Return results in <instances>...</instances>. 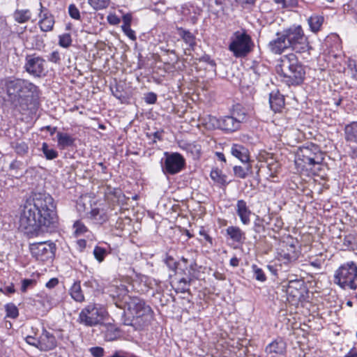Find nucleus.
Wrapping results in <instances>:
<instances>
[{
	"instance_id": "39448f33",
	"label": "nucleus",
	"mask_w": 357,
	"mask_h": 357,
	"mask_svg": "<svg viewBox=\"0 0 357 357\" xmlns=\"http://www.w3.org/2000/svg\"><path fill=\"white\" fill-rule=\"evenodd\" d=\"M324 160L322 153L314 144L299 147L295 153V167L300 173L311 172L315 165Z\"/></svg>"
},
{
	"instance_id": "f03ea898",
	"label": "nucleus",
	"mask_w": 357,
	"mask_h": 357,
	"mask_svg": "<svg viewBox=\"0 0 357 357\" xmlns=\"http://www.w3.org/2000/svg\"><path fill=\"white\" fill-rule=\"evenodd\" d=\"M110 292L112 297L117 298L116 307L123 309L126 314L132 317L135 324L144 325L151 321L153 314L151 307L142 299L128 295L124 285L114 287Z\"/></svg>"
},
{
	"instance_id": "a18cd8bd",
	"label": "nucleus",
	"mask_w": 357,
	"mask_h": 357,
	"mask_svg": "<svg viewBox=\"0 0 357 357\" xmlns=\"http://www.w3.org/2000/svg\"><path fill=\"white\" fill-rule=\"evenodd\" d=\"M36 283L35 280L31 279H25L22 281L21 290L25 292L29 287L33 285Z\"/></svg>"
},
{
	"instance_id": "6e6552de",
	"label": "nucleus",
	"mask_w": 357,
	"mask_h": 357,
	"mask_svg": "<svg viewBox=\"0 0 357 357\" xmlns=\"http://www.w3.org/2000/svg\"><path fill=\"white\" fill-rule=\"evenodd\" d=\"M287 43L296 52H304L308 50V43L301 26L292 25L283 31Z\"/></svg>"
},
{
	"instance_id": "864d4df0",
	"label": "nucleus",
	"mask_w": 357,
	"mask_h": 357,
	"mask_svg": "<svg viewBox=\"0 0 357 357\" xmlns=\"http://www.w3.org/2000/svg\"><path fill=\"white\" fill-rule=\"evenodd\" d=\"M324 18L323 16H316V17H310L308 20V22H324Z\"/></svg>"
},
{
	"instance_id": "5fc2aeb1",
	"label": "nucleus",
	"mask_w": 357,
	"mask_h": 357,
	"mask_svg": "<svg viewBox=\"0 0 357 357\" xmlns=\"http://www.w3.org/2000/svg\"><path fill=\"white\" fill-rule=\"evenodd\" d=\"M39 25L40 29L44 31H50L53 28L52 24H39Z\"/></svg>"
},
{
	"instance_id": "3c124183",
	"label": "nucleus",
	"mask_w": 357,
	"mask_h": 357,
	"mask_svg": "<svg viewBox=\"0 0 357 357\" xmlns=\"http://www.w3.org/2000/svg\"><path fill=\"white\" fill-rule=\"evenodd\" d=\"M157 96L153 93H149L146 97L145 100L147 103L153 104L156 102Z\"/></svg>"
},
{
	"instance_id": "a19ab883",
	"label": "nucleus",
	"mask_w": 357,
	"mask_h": 357,
	"mask_svg": "<svg viewBox=\"0 0 357 357\" xmlns=\"http://www.w3.org/2000/svg\"><path fill=\"white\" fill-rule=\"evenodd\" d=\"M121 29L124 33L131 40H135L136 36L135 31L130 28V24H123Z\"/></svg>"
},
{
	"instance_id": "49530a36",
	"label": "nucleus",
	"mask_w": 357,
	"mask_h": 357,
	"mask_svg": "<svg viewBox=\"0 0 357 357\" xmlns=\"http://www.w3.org/2000/svg\"><path fill=\"white\" fill-rule=\"evenodd\" d=\"M91 218L93 220L100 221L104 220V218L100 215V210L98 208H93L90 211Z\"/></svg>"
},
{
	"instance_id": "a878e982",
	"label": "nucleus",
	"mask_w": 357,
	"mask_h": 357,
	"mask_svg": "<svg viewBox=\"0 0 357 357\" xmlns=\"http://www.w3.org/2000/svg\"><path fill=\"white\" fill-rule=\"evenodd\" d=\"M231 116L241 125V123L246 120L247 114L245 109L240 105L234 107Z\"/></svg>"
},
{
	"instance_id": "7ed1b4c3",
	"label": "nucleus",
	"mask_w": 357,
	"mask_h": 357,
	"mask_svg": "<svg viewBox=\"0 0 357 357\" xmlns=\"http://www.w3.org/2000/svg\"><path fill=\"white\" fill-rule=\"evenodd\" d=\"M4 88L8 96V100L15 107H20L22 109H27L33 98L38 96V87L25 79H6L5 80Z\"/></svg>"
},
{
	"instance_id": "603ef678",
	"label": "nucleus",
	"mask_w": 357,
	"mask_h": 357,
	"mask_svg": "<svg viewBox=\"0 0 357 357\" xmlns=\"http://www.w3.org/2000/svg\"><path fill=\"white\" fill-rule=\"evenodd\" d=\"M58 284L59 280L56 278H53L46 283V287L49 289H52L56 287Z\"/></svg>"
},
{
	"instance_id": "473e14b6",
	"label": "nucleus",
	"mask_w": 357,
	"mask_h": 357,
	"mask_svg": "<svg viewBox=\"0 0 357 357\" xmlns=\"http://www.w3.org/2000/svg\"><path fill=\"white\" fill-rule=\"evenodd\" d=\"M6 316L8 317L15 319L18 317L19 312L17 307L13 303H8L5 306Z\"/></svg>"
},
{
	"instance_id": "e2e57ef3",
	"label": "nucleus",
	"mask_w": 357,
	"mask_h": 357,
	"mask_svg": "<svg viewBox=\"0 0 357 357\" xmlns=\"http://www.w3.org/2000/svg\"><path fill=\"white\" fill-rule=\"evenodd\" d=\"M6 291L8 294H12L15 292V289L13 285L8 286L6 287Z\"/></svg>"
},
{
	"instance_id": "bf43d9fd",
	"label": "nucleus",
	"mask_w": 357,
	"mask_h": 357,
	"mask_svg": "<svg viewBox=\"0 0 357 357\" xmlns=\"http://www.w3.org/2000/svg\"><path fill=\"white\" fill-rule=\"evenodd\" d=\"M216 155L220 160L226 162V158L225 157V155L222 153L217 152Z\"/></svg>"
},
{
	"instance_id": "f257e3e1",
	"label": "nucleus",
	"mask_w": 357,
	"mask_h": 357,
	"mask_svg": "<svg viewBox=\"0 0 357 357\" xmlns=\"http://www.w3.org/2000/svg\"><path fill=\"white\" fill-rule=\"evenodd\" d=\"M54 199L48 194L36 193L26 202L20 218V227L30 237L37 236L56 221Z\"/></svg>"
},
{
	"instance_id": "1a4fd4ad",
	"label": "nucleus",
	"mask_w": 357,
	"mask_h": 357,
	"mask_svg": "<svg viewBox=\"0 0 357 357\" xmlns=\"http://www.w3.org/2000/svg\"><path fill=\"white\" fill-rule=\"evenodd\" d=\"M26 342L42 351H48L56 346V340L54 335L50 331L43 328L40 331L35 333L34 335H28L25 338Z\"/></svg>"
},
{
	"instance_id": "2f4dec72",
	"label": "nucleus",
	"mask_w": 357,
	"mask_h": 357,
	"mask_svg": "<svg viewBox=\"0 0 357 357\" xmlns=\"http://www.w3.org/2000/svg\"><path fill=\"white\" fill-rule=\"evenodd\" d=\"M250 169L251 168L248 165L245 167L235 166L234 167V172L236 176L241 178H245L247 176L248 172L250 171Z\"/></svg>"
},
{
	"instance_id": "09e8293b",
	"label": "nucleus",
	"mask_w": 357,
	"mask_h": 357,
	"mask_svg": "<svg viewBox=\"0 0 357 357\" xmlns=\"http://www.w3.org/2000/svg\"><path fill=\"white\" fill-rule=\"evenodd\" d=\"M91 354L95 357H102L104 350L102 347H93L90 349Z\"/></svg>"
},
{
	"instance_id": "423d86ee",
	"label": "nucleus",
	"mask_w": 357,
	"mask_h": 357,
	"mask_svg": "<svg viewBox=\"0 0 357 357\" xmlns=\"http://www.w3.org/2000/svg\"><path fill=\"white\" fill-rule=\"evenodd\" d=\"M334 283L344 289H356L357 265L353 261L341 265L334 273Z\"/></svg>"
},
{
	"instance_id": "f3484780",
	"label": "nucleus",
	"mask_w": 357,
	"mask_h": 357,
	"mask_svg": "<svg viewBox=\"0 0 357 357\" xmlns=\"http://www.w3.org/2000/svg\"><path fill=\"white\" fill-rule=\"evenodd\" d=\"M287 349L286 342L281 338H278L268 344L265 348L266 354H276L282 355Z\"/></svg>"
},
{
	"instance_id": "c85d7f7f",
	"label": "nucleus",
	"mask_w": 357,
	"mask_h": 357,
	"mask_svg": "<svg viewBox=\"0 0 357 357\" xmlns=\"http://www.w3.org/2000/svg\"><path fill=\"white\" fill-rule=\"evenodd\" d=\"M15 19L17 22H26L31 20V13L29 10H17L15 13Z\"/></svg>"
},
{
	"instance_id": "bb28decb",
	"label": "nucleus",
	"mask_w": 357,
	"mask_h": 357,
	"mask_svg": "<svg viewBox=\"0 0 357 357\" xmlns=\"http://www.w3.org/2000/svg\"><path fill=\"white\" fill-rule=\"evenodd\" d=\"M210 176L214 182L217 183L220 185L225 186L227 184L226 176L218 169H213L211 172Z\"/></svg>"
},
{
	"instance_id": "0eeeda50",
	"label": "nucleus",
	"mask_w": 357,
	"mask_h": 357,
	"mask_svg": "<svg viewBox=\"0 0 357 357\" xmlns=\"http://www.w3.org/2000/svg\"><path fill=\"white\" fill-rule=\"evenodd\" d=\"M298 241L292 236H284L278 243L277 255L278 259L284 264L291 263L297 260L300 251L298 249Z\"/></svg>"
},
{
	"instance_id": "c756f323",
	"label": "nucleus",
	"mask_w": 357,
	"mask_h": 357,
	"mask_svg": "<svg viewBox=\"0 0 357 357\" xmlns=\"http://www.w3.org/2000/svg\"><path fill=\"white\" fill-rule=\"evenodd\" d=\"M42 150H43V152L45 158L47 160L54 159L58 155L57 152L54 149L49 148L47 143L43 144Z\"/></svg>"
},
{
	"instance_id": "680f3d73",
	"label": "nucleus",
	"mask_w": 357,
	"mask_h": 357,
	"mask_svg": "<svg viewBox=\"0 0 357 357\" xmlns=\"http://www.w3.org/2000/svg\"><path fill=\"white\" fill-rule=\"evenodd\" d=\"M77 244L79 246V248L82 249L86 247V242L85 240L81 239L77 241Z\"/></svg>"
},
{
	"instance_id": "6e6d98bb",
	"label": "nucleus",
	"mask_w": 357,
	"mask_h": 357,
	"mask_svg": "<svg viewBox=\"0 0 357 357\" xmlns=\"http://www.w3.org/2000/svg\"><path fill=\"white\" fill-rule=\"evenodd\" d=\"M256 0H236V1L241 3L243 6H245L247 5H252L255 3Z\"/></svg>"
},
{
	"instance_id": "72a5a7b5",
	"label": "nucleus",
	"mask_w": 357,
	"mask_h": 357,
	"mask_svg": "<svg viewBox=\"0 0 357 357\" xmlns=\"http://www.w3.org/2000/svg\"><path fill=\"white\" fill-rule=\"evenodd\" d=\"M109 2L110 0H89V3L96 10L107 8Z\"/></svg>"
},
{
	"instance_id": "e433bc0d",
	"label": "nucleus",
	"mask_w": 357,
	"mask_h": 357,
	"mask_svg": "<svg viewBox=\"0 0 357 357\" xmlns=\"http://www.w3.org/2000/svg\"><path fill=\"white\" fill-rule=\"evenodd\" d=\"M106 253L105 249L98 246H96L93 250L94 257L99 262H102L104 260Z\"/></svg>"
},
{
	"instance_id": "6ab92c4d",
	"label": "nucleus",
	"mask_w": 357,
	"mask_h": 357,
	"mask_svg": "<svg viewBox=\"0 0 357 357\" xmlns=\"http://www.w3.org/2000/svg\"><path fill=\"white\" fill-rule=\"evenodd\" d=\"M241 125L235 120L232 116H227L221 118L220 129L228 131L234 132L239 129Z\"/></svg>"
},
{
	"instance_id": "4468645a",
	"label": "nucleus",
	"mask_w": 357,
	"mask_h": 357,
	"mask_svg": "<svg viewBox=\"0 0 357 357\" xmlns=\"http://www.w3.org/2000/svg\"><path fill=\"white\" fill-rule=\"evenodd\" d=\"M185 160L179 153H172L167 156L165 167L167 172L174 174L180 172L183 167Z\"/></svg>"
},
{
	"instance_id": "4be33fe9",
	"label": "nucleus",
	"mask_w": 357,
	"mask_h": 357,
	"mask_svg": "<svg viewBox=\"0 0 357 357\" xmlns=\"http://www.w3.org/2000/svg\"><path fill=\"white\" fill-rule=\"evenodd\" d=\"M345 139L357 144V121H354L345 126Z\"/></svg>"
},
{
	"instance_id": "774afa93",
	"label": "nucleus",
	"mask_w": 357,
	"mask_h": 357,
	"mask_svg": "<svg viewBox=\"0 0 357 357\" xmlns=\"http://www.w3.org/2000/svg\"><path fill=\"white\" fill-rule=\"evenodd\" d=\"M47 13L45 12V13H43V15H44V17L43 19H41L38 22H43V20H48L47 17Z\"/></svg>"
},
{
	"instance_id": "aec40b11",
	"label": "nucleus",
	"mask_w": 357,
	"mask_h": 357,
	"mask_svg": "<svg viewBox=\"0 0 357 357\" xmlns=\"http://www.w3.org/2000/svg\"><path fill=\"white\" fill-rule=\"evenodd\" d=\"M231 153L232 155L237 158L242 162H248L249 161L248 149L240 144H233L231 149Z\"/></svg>"
},
{
	"instance_id": "9b49d317",
	"label": "nucleus",
	"mask_w": 357,
	"mask_h": 357,
	"mask_svg": "<svg viewBox=\"0 0 357 357\" xmlns=\"http://www.w3.org/2000/svg\"><path fill=\"white\" fill-rule=\"evenodd\" d=\"M25 70L31 75L37 77H41L46 75L47 62L41 56L35 54L26 56Z\"/></svg>"
},
{
	"instance_id": "c9c22d12",
	"label": "nucleus",
	"mask_w": 357,
	"mask_h": 357,
	"mask_svg": "<svg viewBox=\"0 0 357 357\" xmlns=\"http://www.w3.org/2000/svg\"><path fill=\"white\" fill-rule=\"evenodd\" d=\"M13 148L15 149L17 154L22 155L27 153L29 150L28 145L24 142H16L13 146Z\"/></svg>"
},
{
	"instance_id": "8fccbe9b",
	"label": "nucleus",
	"mask_w": 357,
	"mask_h": 357,
	"mask_svg": "<svg viewBox=\"0 0 357 357\" xmlns=\"http://www.w3.org/2000/svg\"><path fill=\"white\" fill-rule=\"evenodd\" d=\"M268 167L271 172L270 176H275V174L278 172L279 167V165L278 162H273L272 164H268Z\"/></svg>"
},
{
	"instance_id": "7c9ffc66",
	"label": "nucleus",
	"mask_w": 357,
	"mask_h": 357,
	"mask_svg": "<svg viewBox=\"0 0 357 357\" xmlns=\"http://www.w3.org/2000/svg\"><path fill=\"white\" fill-rule=\"evenodd\" d=\"M178 34L189 45L192 46L195 44V37L189 31L181 29H178Z\"/></svg>"
},
{
	"instance_id": "79ce46f5",
	"label": "nucleus",
	"mask_w": 357,
	"mask_h": 357,
	"mask_svg": "<svg viewBox=\"0 0 357 357\" xmlns=\"http://www.w3.org/2000/svg\"><path fill=\"white\" fill-rule=\"evenodd\" d=\"M208 122L206 125L209 128H220V121L221 119H218L215 116H209L208 118Z\"/></svg>"
},
{
	"instance_id": "0e129e2a",
	"label": "nucleus",
	"mask_w": 357,
	"mask_h": 357,
	"mask_svg": "<svg viewBox=\"0 0 357 357\" xmlns=\"http://www.w3.org/2000/svg\"><path fill=\"white\" fill-rule=\"evenodd\" d=\"M344 357H357V354L356 352L350 351Z\"/></svg>"
},
{
	"instance_id": "2eb2a0df",
	"label": "nucleus",
	"mask_w": 357,
	"mask_h": 357,
	"mask_svg": "<svg viewBox=\"0 0 357 357\" xmlns=\"http://www.w3.org/2000/svg\"><path fill=\"white\" fill-rule=\"evenodd\" d=\"M268 47L274 54H281L284 50L290 48L283 32L277 33V38L269 43Z\"/></svg>"
},
{
	"instance_id": "f8f14e48",
	"label": "nucleus",
	"mask_w": 357,
	"mask_h": 357,
	"mask_svg": "<svg viewBox=\"0 0 357 357\" xmlns=\"http://www.w3.org/2000/svg\"><path fill=\"white\" fill-rule=\"evenodd\" d=\"M251 39L243 32H236L233 41L229 45V50L237 56H244L251 50Z\"/></svg>"
},
{
	"instance_id": "393cba45",
	"label": "nucleus",
	"mask_w": 357,
	"mask_h": 357,
	"mask_svg": "<svg viewBox=\"0 0 357 357\" xmlns=\"http://www.w3.org/2000/svg\"><path fill=\"white\" fill-rule=\"evenodd\" d=\"M71 297L77 302H82L84 296L82 293L79 282H75L70 289Z\"/></svg>"
},
{
	"instance_id": "cd10ccee",
	"label": "nucleus",
	"mask_w": 357,
	"mask_h": 357,
	"mask_svg": "<svg viewBox=\"0 0 357 357\" xmlns=\"http://www.w3.org/2000/svg\"><path fill=\"white\" fill-rule=\"evenodd\" d=\"M121 17L122 18L123 22H131L132 20V16L130 13H128L126 14L122 15L119 16L116 14H109L107 16L108 22H120Z\"/></svg>"
},
{
	"instance_id": "b1692460",
	"label": "nucleus",
	"mask_w": 357,
	"mask_h": 357,
	"mask_svg": "<svg viewBox=\"0 0 357 357\" xmlns=\"http://www.w3.org/2000/svg\"><path fill=\"white\" fill-rule=\"evenodd\" d=\"M58 146L63 149L70 146L74 144V139L67 133L59 132L56 134Z\"/></svg>"
},
{
	"instance_id": "9d476101",
	"label": "nucleus",
	"mask_w": 357,
	"mask_h": 357,
	"mask_svg": "<svg viewBox=\"0 0 357 357\" xmlns=\"http://www.w3.org/2000/svg\"><path fill=\"white\" fill-rule=\"evenodd\" d=\"M105 316V312L98 309L94 304L86 306L79 312L78 321L86 326H93L102 324L101 321Z\"/></svg>"
},
{
	"instance_id": "338daca9",
	"label": "nucleus",
	"mask_w": 357,
	"mask_h": 357,
	"mask_svg": "<svg viewBox=\"0 0 357 357\" xmlns=\"http://www.w3.org/2000/svg\"><path fill=\"white\" fill-rule=\"evenodd\" d=\"M47 130H50L51 134H53L56 130V128H52L50 126H47Z\"/></svg>"
},
{
	"instance_id": "de8ad7c7",
	"label": "nucleus",
	"mask_w": 357,
	"mask_h": 357,
	"mask_svg": "<svg viewBox=\"0 0 357 357\" xmlns=\"http://www.w3.org/2000/svg\"><path fill=\"white\" fill-rule=\"evenodd\" d=\"M183 15L185 17H186L185 19H183V21H192V22H195V21H197L198 19L197 18V17L195 16V15H190V16L188 17V15L189 14H190V9H184L183 11Z\"/></svg>"
},
{
	"instance_id": "ea45409f",
	"label": "nucleus",
	"mask_w": 357,
	"mask_h": 357,
	"mask_svg": "<svg viewBox=\"0 0 357 357\" xmlns=\"http://www.w3.org/2000/svg\"><path fill=\"white\" fill-rule=\"evenodd\" d=\"M252 268L254 271L256 280L260 282H264L266 280V275L260 268L257 267L256 265H252Z\"/></svg>"
},
{
	"instance_id": "dca6fc26",
	"label": "nucleus",
	"mask_w": 357,
	"mask_h": 357,
	"mask_svg": "<svg viewBox=\"0 0 357 357\" xmlns=\"http://www.w3.org/2000/svg\"><path fill=\"white\" fill-rule=\"evenodd\" d=\"M236 213L243 225H248L250 223L251 211L249 209L244 200L241 199L237 202Z\"/></svg>"
},
{
	"instance_id": "69168bd1",
	"label": "nucleus",
	"mask_w": 357,
	"mask_h": 357,
	"mask_svg": "<svg viewBox=\"0 0 357 357\" xmlns=\"http://www.w3.org/2000/svg\"><path fill=\"white\" fill-rule=\"evenodd\" d=\"M211 6H213V3L217 6L221 5V1L220 0H211Z\"/></svg>"
},
{
	"instance_id": "f704fd0d",
	"label": "nucleus",
	"mask_w": 357,
	"mask_h": 357,
	"mask_svg": "<svg viewBox=\"0 0 357 357\" xmlns=\"http://www.w3.org/2000/svg\"><path fill=\"white\" fill-rule=\"evenodd\" d=\"M40 303L47 310L51 309L56 305V301L52 295L45 294L41 299Z\"/></svg>"
},
{
	"instance_id": "ddd939ff",
	"label": "nucleus",
	"mask_w": 357,
	"mask_h": 357,
	"mask_svg": "<svg viewBox=\"0 0 357 357\" xmlns=\"http://www.w3.org/2000/svg\"><path fill=\"white\" fill-rule=\"evenodd\" d=\"M29 249L36 259L45 261L54 257L55 247L50 241H44L30 243Z\"/></svg>"
},
{
	"instance_id": "58836bf2",
	"label": "nucleus",
	"mask_w": 357,
	"mask_h": 357,
	"mask_svg": "<svg viewBox=\"0 0 357 357\" xmlns=\"http://www.w3.org/2000/svg\"><path fill=\"white\" fill-rule=\"evenodd\" d=\"M105 194L108 198L112 195L115 197H119L121 195V190L119 188H112L109 185H107L105 188Z\"/></svg>"
},
{
	"instance_id": "a211bd4d",
	"label": "nucleus",
	"mask_w": 357,
	"mask_h": 357,
	"mask_svg": "<svg viewBox=\"0 0 357 357\" xmlns=\"http://www.w3.org/2000/svg\"><path fill=\"white\" fill-rule=\"evenodd\" d=\"M269 102L275 112H280L284 106V96L278 91H273L270 93Z\"/></svg>"
},
{
	"instance_id": "c03bdc74",
	"label": "nucleus",
	"mask_w": 357,
	"mask_h": 357,
	"mask_svg": "<svg viewBox=\"0 0 357 357\" xmlns=\"http://www.w3.org/2000/svg\"><path fill=\"white\" fill-rule=\"evenodd\" d=\"M68 12H69V15H70V17L73 19H74L75 20H77L79 19V11L75 6L70 5L68 8Z\"/></svg>"
},
{
	"instance_id": "4c0bfd02",
	"label": "nucleus",
	"mask_w": 357,
	"mask_h": 357,
	"mask_svg": "<svg viewBox=\"0 0 357 357\" xmlns=\"http://www.w3.org/2000/svg\"><path fill=\"white\" fill-rule=\"evenodd\" d=\"M72 43L70 35L68 33H64L59 36V44L63 47H68Z\"/></svg>"
},
{
	"instance_id": "37998d69",
	"label": "nucleus",
	"mask_w": 357,
	"mask_h": 357,
	"mask_svg": "<svg viewBox=\"0 0 357 357\" xmlns=\"http://www.w3.org/2000/svg\"><path fill=\"white\" fill-rule=\"evenodd\" d=\"M73 227L75 229V234L77 236L84 234L87 230L85 225L79 221H77L76 222H75Z\"/></svg>"
},
{
	"instance_id": "20e7f679",
	"label": "nucleus",
	"mask_w": 357,
	"mask_h": 357,
	"mask_svg": "<svg viewBox=\"0 0 357 357\" xmlns=\"http://www.w3.org/2000/svg\"><path fill=\"white\" fill-rule=\"evenodd\" d=\"M276 71L288 85L299 84L304 79V68L294 54L282 56L276 66Z\"/></svg>"
},
{
	"instance_id": "4d7b16f0",
	"label": "nucleus",
	"mask_w": 357,
	"mask_h": 357,
	"mask_svg": "<svg viewBox=\"0 0 357 357\" xmlns=\"http://www.w3.org/2000/svg\"><path fill=\"white\" fill-rule=\"evenodd\" d=\"M313 32H317L320 28L321 24H309Z\"/></svg>"
},
{
	"instance_id": "5701e85b",
	"label": "nucleus",
	"mask_w": 357,
	"mask_h": 357,
	"mask_svg": "<svg viewBox=\"0 0 357 357\" xmlns=\"http://www.w3.org/2000/svg\"><path fill=\"white\" fill-rule=\"evenodd\" d=\"M227 234L235 242H241L245 239L244 232L238 227L230 226L226 229Z\"/></svg>"
},
{
	"instance_id": "412c9836",
	"label": "nucleus",
	"mask_w": 357,
	"mask_h": 357,
	"mask_svg": "<svg viewBox=\"0 0 357 357\" xmlns=\"http://www.w3.org/2000/svg\"><path fill=\"white\" fill-rule=\"evenodd\" d=\"M101 331L105 333V338L107 341L116 340L120 333L116 327L112 324H101Z\"/></svg>"
},
{
	"instance_id": "052dcab7",
	"label": "nucleus",
	"mask_w": 357,
	"mask_h": 357,
	"mask_svg": "<svg viewBox=\"0 0 357 357\" xmlns=\"http://www.w3.org/2000/svg\"><path fill=\"white\" fill-rule=\"evenodd\" d=\"M274 2L278 5H280L282 8L286 6V0H273Z\"/></svg>"
},
{
	"instance_id": "13d9d810",
	"label": "nucleus",
	"mask_w": 357,
	"mask_h": 357,
	"mask_svg": "<svg viewBox=\"0 0 357 357\" xmlns=\"http://www.w3.org/2000/svg\"><path fill=\"white\" fill-rule=\"evenodd\" d=\"M239 260L236 257H233L230 260V265L236 267L238 266Z\"/></svg>"
}]
</instances>
